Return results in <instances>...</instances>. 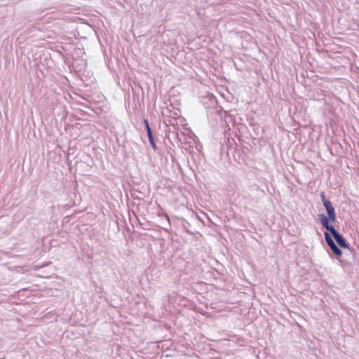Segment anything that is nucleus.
I'll return each mask as SVG.
<instances>
[{
	"label": "nucleus",
	"mask_w": 359,
	"mask_h": 359,
	"mask_svg": "<svg viewBox=\"0 0 359 359\" xmlns=\"http://www.w3.org/2000/svg\"><path fill=\"white\" fill-rule=\"evenodd\" d=\"M320 198L323 202V204H324V201H329V200L326 199L325 195L324 192H321L320 194Z\"/></svg>",
	"instance_id": "nucleus-10"
},
{
	"label": "nucleus",
	"mask_w": 359,
	"mask_h": 359,
	"mask_svg": "<svg viewBox=\"0 0 359 359\" xmlns=\"http://www.w3.org/2000/svg\"><path fill=\"white\" fill-rule=\"evenodd\" d=\"M327 232H329L331 236L333 237V240L336 243L337 245H339L341 248L348 249L351 252V262L350 264L354 262V252L355 250L351 249L350 248V245L348 243L345 238L343 236L341 233H340L333 225L328 226L327 227H324Z\"/></svg>",
	"instance_id": "nucleus-1"
},
{
	"label": "nucleus",
	"mask_w": 359,
	"mask_h": 359,
	"mask_svg": "<svg viewBox=\"0 0 359 359\" xmlns=\"http://www.w3.org/2000/svg\"><path fill=\"white\" fill-rule=\"evenodd\" d=\"M86 58L74 60L72 62V67L74 69L75 71L81 72L86 68Z\"/></svg>",
	"instance_id": "nucleus-5"
},
{
	"label": "nucleus",
	"mask_w": 359,
	"mask_h": 359,
	"mask_svg": "<svg viewBox=\"0 0 359 359\" xmlns=\"http://www.w3.org/2000/svg\"><path fill=\"white\" fill-rule=\"evenodd\" d=\"M158 216L165 217V219L167 220L168 226L169 228L170 227L171 225H170V217H169V216L165 212L161 211V212L158 213Z\"/></svg>",
	"instance_id": "nucleus-8"
},
{
	"label": "nucleus",
	"mask_w": 359,
	"mask_h": 359,
	"mask_svg": "<svg viewBox=\"0 0 359 359\" xmlns=\"http://www.w3.org/2000/svg\"><path fill=\"white\" fill-rule=\"evenodd\" d=\"M81 58H86L84 50L83 48H75L72 53V61Z\"/></svg>",
	"instance_id": "nucleus-6"
},
{
	"label": "nucleus",
	"mask_w": 359,
	"mask_h": 359,
	"mask_svg": "<svg viewBox=\"0 0 359 359\" xmlns=\"http://www.w3.org/2000/svg\"><path fill=\"white\" fill-rule=\"evenodd\" d=\"M164 229H165L166 231H168V228H164Z\"/></svg>",
	"instance_id": "nucleus-12"
},
{
	"label": "nucleus",
	"mask_w": 359,
	"mask_h": 359,
	"mask_svg": "<svg viewBox=\"0 0 359 359\" xmlns=\"http://www.w3.org/2000/svg\"><path fill=\"white\" fill-rule=\"evenodd\" d=\"M325 239L327 243V245L329 246L332 253L337 257L339 259L340 257L342 255V250L339 248V246L336 244L333 238H332L330 233L327 231L324 233Z\"/></svg>",
	"instance_id": "nucleus-4"
},
{
	"label": "nucleus",
	"mask_w": 359,
	"mask_h": 359,
	"mask_svg": "<svg viewBox=\"0 0 359 359\" xmlns=\"http://www.w3.org/2000/svg\"><path fill=\"white\" fill-rule=\"evenodd\" d=\"M144 123L145 126L146 130L147 131L149 129H151L147 119H144Z\"/></svg>",
	"instance_id": "nucleus-9"
},
{
	"label": "nucleus",
	"mask_w": 359,
	"mask_h": 359,
	"mask_svg": "<svg viewBox=\"0 0 359 359\" xmlns=\"http://www.w3.org/2000/svg\"><path fill=\"white\" fill-rule=\"evenodd\" d=\"M201 102L204 106V107L208 110L207 111V116H209L213 113L210 110L214 109L215 112H219V109H218V103L216 97L212 95H208L207 96L203 97L201 100Z\"/></svg>",
	"instance_id": "nucleus-3"
},
{
	"label": "nucleus",
	"mask_w": 359,
	"mask_h": 359,
	"mask_svg": "<svg viewBox=\"0 0 359 359\" xmlns=\"http://www.w3.org/2000/svg\"><path fill=\"white\" fill-rule=\"evenodd\" d=\"M182 221L185 222L186 224H189L187 221H186L184 218H182Z\"/></svg>",
	"instance_id": "nucleus-11"
},
{
	"label": "nucleus",
	"mask_w": 359,
	"mask_h": 359,
	"mask_svg": "<svg viewBox=\"0 0 359 359\" xmlns=\"http://www.w3.org/2000/svg\"><path fill=\"white\" fill-rule=\"evenodd\" d=\"M147 137H148V139H149V142L152 149L154 151H156L158 149V147H157L156 142H155V139H154V135H153L152 129H149L147 131Z\"/></svg>",
	"instance_id": "nucleus-7"
},
{
	"label": "nucleus",
	"mask_w": 359,
	"mask_h": 359,
	"mask_svg": "<svg viewBox=\"0 0 359 359\" xmlns=\"http://www.w3.org/2000/svg\"><path fill=\"white\" fill-rule=\"evenodd\" d=\"M325 208L326 209L327 216L324 214L318 215V218L320 224L323 227H327L328 226L332 225L330 222H335L337 220V215L335 212V210L332 204L330 201H324L323 204Z\"/></svg>",
	"instance_id": "nucleus-2"
}]
</instances>
